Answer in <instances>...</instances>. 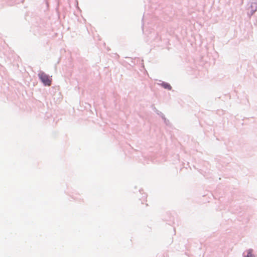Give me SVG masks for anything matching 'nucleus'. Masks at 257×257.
<instances>
[{
    "label": "nucleus",
    "instance_id": "1",
    "mask_svg": "<svg viewBox=\"0 0 257 257\" xmlns=\"http://www.w3.org/2000/svg\"><path fill=\"white\" fill-rule=\"evenodd\" d=\"M39 77L44 85L48 86H50L51 85L52 79L48 75L43 72H42L39 74Z\"/></svg>",
    "mask_w": 257,
    "mask_h": 257
},
{
    "label": "nucleus",
    "instance_id": "2",
    "mask_svg": "<svg viewBox=\"0 0 257 257\" xmlns=\"http://www.w3.org/2000/svg\"><path fill=\"white\" fill-rule=\"evenodd\" d=\"M163 85L165 88L168 89L169 90L171 89V85L168 83L163 84Z\"/></svg>",
    "mask_w": 257,
    "mask_h": 257
}]
</instances>
